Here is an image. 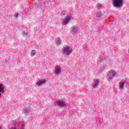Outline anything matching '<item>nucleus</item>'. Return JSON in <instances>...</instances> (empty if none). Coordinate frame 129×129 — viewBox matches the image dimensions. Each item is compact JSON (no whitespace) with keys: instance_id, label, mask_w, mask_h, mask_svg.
I'll return each mask as SVG.
<instances>
[{"instance_id":"nucleus-1","label":"nucleus","mask_w":129,"mask_h":129,"mask_svg":"<svg viewBox=\"0 0 129 129\" xmlns=\"http://www.w3.org/2000/svg\"><path fill=\"white\" fill-rule=\"evenodd\" d=\"M123 4V0H113L112 5L114 8H120Z\"/></svg>"},{"instance_id":"nucleus-2","label":"nucleus","mask_w":129,"mask_h":129,"mask_svg":"<svg viewBox=\"0 0 129 129\" xmlns=\"http://www.w3.org/2000/svg\"><path fill=\"white\" fill-rule=\"evenodd\" d=\"M9 129H24V124L19 123L17 122V121H15L14 123V126L9 128Z\"/></svg>"},{"instance_id":"nucleus-3","label":"nucleus","mask_w":129,"mask_h":129,"mask_svg":"<svg viewBox=\"0 0 129 129\" xmlns=\"http://www.w3.org/2000/svg\"><path fill=\"white\" fill-rule=\"evenodd\" d=\"M72 52V48L71 47L68 46L62 48V53L67 55H70Z\"/></svg>"},{"instance_id":"nucleus-4","label":"nucleus","mask_w":129,"mask_h":129,"mask_svg":"<svg viewBox=\"0 0 129 129\" xmlns=\"http://www.w3.org/2000/svg\"><path fill=\"white\" fill-rule=\"evenodd\" d=\"M116 74V73H115V72H114V71H110L107 77V79L108 81H111V80H112V78L113 77V76H114Z\"/></svg>"},{"instance_id":"nucleus-5","label":"nucleus","mask_w":129,"mask_h":129,"mask_svg":"<svg viewBox=\"0 0 129 129\" xmlns=\"http://www.w3.org/2000/svg\"><path fill=\"white\" fill-rule=\"evenodd\" d=\"M61 73V67L60 66H56L54 67V74L59 75Z\"/></svg>"},{"instance_id":"nucleus-6","label":"nucleus","mask_w":129,"mask_h":129,"mask_svg":"<svg viewBox=\"0 0 129 129\" xmlns=\"http://www.w3.org/2000/svg\"><path fill=\"white\" fill-rule=\"evenodd\" d=\"M124 86H125V87L127 86V82H126V81H124L123 82H120L119 83V89H122Z\"/></svg>"},{"instance_id":"nucleus-7","label":"nucleus","mask_w":129,"mask_h":129,"mask_svg":"<svg viewBox=\"0 0 129 129\" xmlns=\"http://www.w3.org/2000/svg\"><path fill=\"white\" fill-rule=\"evenodd\" d=\"M70 21H71V17L68 16L67 18L62 21V25H63V26H66L67 24H69Z\"/></svg>"},{"instance_id":"nucleus-8","label":"nucleus","mask_w":129,"mask_h":129,"mask_svg":"<svg viewBox=\"0 0 129 129\" xmlns=\"http://www.w3.org/2000/svg\"><path fill=\"white\" fill-rule=\"evenodd\" d=\"M56 104L58 105L59 106H61L62 107H64V106H66L67 104L65 102H63L60 100H57L56 101Z\"/></svg>"},{"instance_id":"nucleus-9","label":"nucleus","mask_w":129,"mask_h":129,"mask_svg":"<svg viewBox=\"0 0 129 129\" xmlns=\"http://www.w3.org/2000/svg\"><path fill=\"white\" fill-rule=\"evenodd\" d=\"M44 8V4L42 3H39L36 7L37 11H41Z\"/></svg>"},{"instance_id":"nucleus-10","label":"nucleus","mask_w":129,"mask_h":129,"mask_svg":"<svg viewBox=\"0 0 129 129\" xmlns=\"http://www.w3.org/2000/svg\"><path fill=\"white\" fill-rule=\"evenodd\" d=\"M5 92V87L4 85L0 84V97H2V94Z\"/></svg>"},{"instance_id":"nucleus-11","label":"nucleus","mask_w":129,"mask_h":129,"mask_svg":"<svg viewBox=\"0 0 129 129\" xmlns=\"http://www.w3.org/2000/svg\"><path fill=\"white\" fill-rule=\"evenodd\" d=\"M71 29L72 34L73 35H75V34L77 33V31L78 30V27L73 26L71 28Z\"/></svg>"},{"instance_id":"nucleus-12","label":"nucleus","mask_w":129,"mask_h":129,"mask_svg":"<svg viewBox=\"0 0 129 129\" xmlns=\"http://www.w3.org/2000/svg\"><path fill=\"white\" fill-rule=\"evenodd\" d=\"M61 38L59 37H57L55 38V45L56 46H59L61 45Z\"/></svg>"},{"instance_id":"nucleus-13","label":"nucleus","mask_w":129,"mask_h":129,"mask_svg":"<svg viewBox=\"0 0 129 129\" xmlns=\"http://www.w3.org/2000/svg\"><path fill=\"white\" fill-rule=\"evenodd\" d=\"M44 83H46V80H40L39 82H37V86H41V85H43Z\"/></svg>"},{"instance_id":"nucleus-14","label":"nucleus","mask_w":129,"mask_h":129,"mask_svg":"<svg viewBox=\"0 0 129 129\" xmlns=\"http://www.w3.org/2000/svg\"><path fill=\"white\" fill-rule=\"evenodd\" d=\"M98 80H94V82L93 83V88H96L97 86L98 85Z\"/></svg>"},{"instance_id":"nucleus-15","label":"nucleus","mask_w":129,"mask_h":129,"mask_svg":"<svg viewBox=\"0 0 129 129\" xmlns=\"http://www.w3.org/2000/svg\"><path fill=\"white\" fill-rule=\"evenodd\" d=\"M30 110H31V109L30 108V107H28V108H25L23 110V111L24 113L27 114L30 111Z\"/></svg>"},{"instance_id":"nucleus-16","label":"nucleus","mask_w":129,"mask_h":129,"mask_svg":"<svg viewBox=\"0 0 129 129\" xmlns=\"http://www.w3.org/2000/svg\"><path fill=\"white\" fill-rule=\"evenodd\" d=\"M102 16V13L101 12H98L96 14V17L97 18H101Z\"/></svg>"},{"instance_id":"nucleus-17","label":"nucleus","mask_w":129,"mask_h":129,"mask_svg":"<svg viewBox=\"0 0 129 129\" xmlns=\"http://www.w3.org/2000/svg\"><path fill=\"white\" fill-rule=\"evenodd\" d=\"M36 50H32L31 51L30 55L31 56H35V54H36Z\"/></svg>"},{"instance_id":"nucleus-18","label":"nucleus","mask_w":129,"mask_h":129,"mask_svg":"<svg viewBox=\"0 0 129 129\" xmlns=\"http://www.w3.org/2000/svg\"><path fill=\"white\" fill-rule=\"evenodd\" d=\"M23 36L24 37H28V32H24L23 33Z\"/></svg>"},{"instance_id":"nucleus-19","label":"nucleus","mask_w":129,"mask_h":129,"mask_svg":"<svg viewBox=\"0 0 129 129\" xmlns=\"http://www.w3.org/2000/svg\"><path fill=\"white\" fill-rule=\"evenodd\" d=\"M97 7H98V10H99V9H101V8H102V5H101L100 4H98Z\"/></svg>"},{"instance_id":"nucleus-20","label":"nucleus","mask_w":129,"mask_h":129,"mask_svg":"<svg viewBox=\"0 0 129 129\" xmlns=\"http://www.w3.org/2000/svg\"><path fill=\"white\" fill-rule=\"evenodd\" d=\"M15 18H18L19 17V14L17 13L14 15Z\"/></svg>"},{"instance_id":"nucleus-21","label":"nucleus","mask_w":129,"mask_h":129,"mask_svg":"<svg viewBox=\"0 0 129 129\" xmlns=\"http://www.w3.org/2000/svg\"><path fill=\"white\" fill-rule=\"evenodd\" d=\"M65 14H66V12H65V11H62L61 12L62 16H64V15H65Z\"/></svg>"},{"instance_id":"nucleus-22","label":"nucleus","mask_w":129,"mask_h":129,"mask_svg":"<svg viewBox=\"0 0 129 129\" xmlns=\"http://www.w3.org/2000/svg\"><path fill=\"white\" fill-rule=\"evenodd\" d=\"M0 129H2V127L0 126Z\"/></svg>"}]
</instances>
